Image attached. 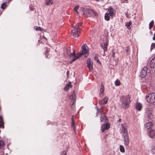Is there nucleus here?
<instances>
[{
  "label": "nucleus",
  "mask_w": 155,
  "mask_h": 155,
  "mask_svg": "<svg viewBox=\"0 0 155 155\" xmlns=\"http://www.w3.org/2000/svg\"><path fill=\"white\" fill-rule=\"evenodd\" d=\"M70 53H71L70 51L68 50L67 51V54L69 56V54H70Z\"/></svg>",
  "instance_id": "nucleus-43"
},
{
  "label": "nucleus",
  "mask_w": 155,
  "mask_h": 155,
  "mask_svg": "<svg viewBox=\"0 0 155 155\" xmlns=\"http://www.w3.org/2000/svg\"><path fill=\"white\" fill-rule=\"evenodd\" d=\"M100 112H103V111H102V110H100Z\"/></svg>",
  "instance_id": "nucleus-47"
},
{
  "label": "nucleus",
  "mask_w": 155,
  "mask_h": 155,
  "mask_svg": "<svg viewBox=\"0 0 155 155\" xmlns=\"http://www.w3.org/2000/svg\"><path fill=\"white\" fill-rule=\"evenodd\" d=\"M81 23H78L75 26L72 25V27L74 29H75L76 30H79L80 31L81 29L79 28V27L81 26Z\"/></svg>",
  "instance_id": "nucleus-17"
},
{
  "label": "nucleus",
  "mask_w": 155,
  "mask_h": 155,
  "mask_svg": "<svg viewBox=\"0 0 155 155\" xmlns=\"http://www.w3.org/2000/svg\"><path fill=\"white\" fill-rule=\"evenodd\" d=\"M120 84V81L119 80L117 79L115 81V85L116 86H118Z\"/></svg>",
  "instance_id": "nucleus-30"
},
{
  "label": "nucleus",
  "mask_w": 155,
  "mask_h": 155,
  "mask_svg": "<svg viewBox=\"0 0 155 155\" xmlns=\"http://www.w3.org/2000/svg\"><path fill=\"white\" fill-rule=\"evenodd\" d=\"M80 33V31L79 30H76L75 29L72 30L71 33V35L75 37H79Z\"/></svg>",
  "instance_id": "nucleus-7"
},
{
  "label": "nucleus",
  "mask_w": 155,
  "mask_h": 155,
  "mask_svg": "<svg viewBox=\"0 0 155 155\" xmlns=\"http://www.w3.org/2000/svg\"><path fill=\"white\" fill-rule=\"evenodd\" d=\"M152 151L153 153H155V146H154L153 148L152 149Z\"/></svg>",
  "instance_id": "nucleus-40"
},
{
  "label": "nucleus",
  "mask_w": 155,
  "mask_h": 155,
  "mask_svg": "<svg viewBox=\"0 0 155 155\" xmlns=\"http://www.w3.org/2000/svg\"><path fill=\"white\" fill-rule=\"evenodd\" d=\"M84 14L87 17H90L96 15L97 13L92 10L87 9Z\"/></svg>",
  "instance_id": "nucleus-4"
},
{
  "label": "nucleus",
  "mask_w": 155,
  "mask_h": 155,
  "mask_svg": "<svg viewBox=\"0 0 155 155\" xmlns=\"http://www.w3.org/2000/svg\"><path fill=\"white\" fill-rule=\"evenodd\" d=\"M148 136L151 138L155 140V129H151L149 132Z\"/></svg>",
  "instance_id": "nucleus-8"
},
{
  "label": "nucleus",
  "mask_w": 155,
  "mask_h": 155,
  "mask_svg": "<svg viewBox=\"0 0 155 155\" xmlns=\"http://www.w3.org/2000/svg\"><path fill=\"white\" fill-rule=\"evenodd\" d=\"M109 14L108 13H106L105 14L104 18L105 20L108 21L110 19V17L109 16Z\"/></svg>",
  "instance_id": "nucleus-27"
},
{
  "label": "nucleus",
  "mask_w": 155,
  "mask_h": 155,
  "mask_svg": "<svg viewBox=\"0 0 155 155\" xmlns=\"http://www.w3.org/2000/svg\"><path fill=\"white\" fill-rule=\"evenodd\" d=\"M122 132L123 133V137L128 136V135L127 133V130L123 125H121Z\"/></svg>",
  "instance_id": "nucleus-14"
},
{
  "label": "nucleus",
  "mask_w": 155,
  "mask_h": 155,
  "mask_svg": "<svg viewBox=\"0 0 155 155\" xmlns=\"http://www.w3.org/2000/svg\"><path fill=\"white\" fill-rule=\"evenodd\" d=\"M130 97L129 95L122 96V107L125 108L128 107L130 101Z\"/></svg>",
  "instance_id": "nucleus-1"
},
{
  "label": "nucleus",
  "mask_w": 155,
  "mask_h": 155,
  "mask_svg": "<svg viewBox=\"0 0 155 155\" xmlns=\"http://www.w3.org/2000/svg\"><path fill=\"white\" fill-rule=\"evenodd\" d=\"M104 86L103 84H101V88L100 89V96H101V93L103 94L104 91Z\"/></svg>",
  "instance_id": "nucleus-23"
},
{
  "label": "nucleus",
  "mask_w": 155,
  "mask_h": 155,
  "mask_svg": "<svg viewBox=\"0 0 155 155\" xmlns=\"http://www.w3.org/2000/svg\"><path fill=\"white\" fill-rule=\"evenodd\" d=\"M131 23L130 22H127L125 25L126 26L128 27L131 25Z\"/></svg>",
  "instance_id": "nucleus-39"
},
{
  "label": "nucleus",
  "mask_w": 155,
  "mask_h": 155,
  "mask_svg": "<svg viewBox=\"0 0 155 155\" xmlns=\"http://www.w3.org/2000/svg\"><path fill=\"white\" fill-rule=\"evenodd\" d=\"M146 113L152 112V109L151 108H148L146 110Z\"/></svg>",
  "instance_id": "nucleus-37"
},
{
  "label": "nucleus",
  "mask_w": 155,
  "mask_h": 155,
  "mask_svg": "<svg viewBox=\"0 0 155 155\" xmlns=\"http://www.w3.org/2000/svg\"><path fill=\"white\" fill-rule=\"evenodd\" d=\"M81 52L80 54L77 53V54H78L79 57L82 55H84L85 56L87 57L88 55V50L87 45L84 44L82 45L81 47Z\"/></svg>",
  "instance_id": "nucleus-2"
},
{
  "label": "nucleus",
  "mask_w": 155,
  "mask_h": 155,
  "mask_svg": "<svg viewBox=\"0 0 155 155\" xmlns=\"http://www.w3.org/2000/svg\"><path fill=\"white\" fill-rule=\"evenodd\" d=\"M72 85H71V82H69L68 84L66 85L64 88V89L65 91H68L70 88H71L72 87Z\"/></svg>",
  "instance_id": "nucleus-15"
},
{
  "label": "nucleus",
  "mask_w": 155,
  "mask_h": 155,
  "mask_svg": "<svg viewBox=\"0 0 155 155\" xmlns=\"http://www.w3.org/2000/svg\"><path fill=\"white\" fill-rule=\"evenodd\" d=\"M110 128V124L108 123L103 124L101 127V130L104 132L105 130H108Z\"/></svg>",
  "instance_id": "nucleus-9"
},
{
  "label": "nucleus",
  "mask_w": 155,
  "mask_h": 155,
  "mask_svg": "<svg viewBox=\"0 0 155 155\" xmlns=\"http://www.w3.org/2000/svg\"><path fill=\"white\" fill-rule=\"evenodd\" d=\"M154 24V22L153 21H151V22L149 24V28L150 29L152 28V26Z\"/></svg>",
  "instance_id": "nucleus-33"
},
{
  "label": "nucleus",
  "mask_w": 155,
  "mask_h": 155,
  "mask_svg": "<svg viewBox=\"0 0 155 155\" xmlns=\"http://www.w3.org/2000/svg\"><path fill=\"white\" fill-rule=\"evenodd\" d=\"M135 107L137 110L140 111L142 108V105L140 103H137L135 104Z\"/></svg>",
  "instance_id": "nucleus-16"
},
{
  "label": "nucleus",
  "mask_w": 155,
  "mask_h": 155,
  "mask_svg": "<svg viewBox=\"0 0 155 155\" xmlns=\"http://www.w3.org/2000/svg\"><path fill=\"white\" fill-rule=\"evenodd\" d=\"M69 56L71 58H73V59L72 60H71L69 63L70 64L73 61H74L78 59L79 58V56H78V54H77L76 56L75 55V51H73V52L72 53H70L69 54Z\"/></svg>",
  "instance_id": "nucleus-5"
},
{
  "label": "nucleus",
  "mask_w": 155,
  "mask_h": 155,
  "mask_svg": "<svg viewBox=\"0 0 155 155\" xmlns=\"http://www.w3.org/2000/svg\"><path fill=\"white\" fill-rule=\"evenodd\" d=\"M108 11L110 16L112 17L113 16L116 12L115 10L111 7H110L108 8Z\"/></svg>",
  "instance_id": "nucleus-13"
},
{
  "label": "nucleus",
  "mask_w": 155,
  "mask_h": 155,
  "mask_svg": "<svg viewBox=\"0 0 155 155\" xmlns=\"http://www.w3.org/2000/svg\"><path fill=\"white\" fill-rule=\"evenodd\" d=\"M87 63L89 70L90 71L92 70L93 69V62L91 61V60L90 58H88L87 59Z\"/></svg>",
  "instance_id": "nucleus-11"
},
{
  "label": "nucleus",
  "mask_w": 155,
  "mask_h": 155,
  "mask_svg": "<svg viewBox=\"0 0 155 155\" xmlns=\"http://www.w3.org/2000/svg\"><path fill=\"white\" fill-rule=\"evenodd\" d=\"M6 5L5 3H3L1 6V8L2 9H4L6 7Z\"/></svg>",
  "instance_id": "nucleus-34"
},
{
  "label": "nucleus",
  "mask_w": 155,
  "mask_h": 155,
  "mask_svg": "<svg viewBox=\"0 0 155 155\" xmlns=\"http://www.w3.org/2000/svg\"><path fill=\"white\" fill-rule=\"evenodd\" d=\"M111 56L113 58H114L115 57V53L114 52V51H112V55Z\"/></svg>",
  "instance_id": "nucleus-41"
},
{
  "label": "nucleus",
  "mask_w": 155,
  "mask_h": 155,
  "mask_svg": "<svg viewBox=\"0 0 155 155\" xmlns=\"http://www.w3.org/2000/svg\"><path fill=\"white\" fill-rule=\"evenodd\" d=\"M5 145V143L3 141L0 140V149L3 147Z\"/></svg>",
  "instance_id": "nucleus-32"
},
{
  "label": "nucleus",
  "mask_w": 155,
  "mask_h": 155,
  "mask_svg": "<svg viewBox=\"0 0 155 155\" xmlns=\"http://www.w3.org/2000/svg\"><path fill=\"white\" fill-rule=\"evenodd\" d=\"M120 151L122 153H124L125 151L124 148L122 145H120Z\"/></svg>",
  "instance_id": "nucleus-28"
},
{
  "label": "nucleus",
  "mask_w": 155,
  "mask_h": 155,
  "mask_svg": "<svg viewBox=\"0 0 155 155\" xmlns=\"http://www.w3.org/2000/svg\"><path fill=\"white\" fill-rule=\"evenodd\" d=\"M153 48L155 49V43H153L151 44V49Z\"/></svg>",
  "instance_id": "nucleus-38"
},
{
  "label": "nucleus",
  "mask_w": 155,
  "mask_h": 155,
  "mask_svg": "<svg viewBox=\"0 0 155 155\" xmlns=\"http://www.w3.org/2000/svg\"><path fill=\"white\" fill-rule=\"evenodd\" d=\"M153 126V123L151 121H148L145 123L144 124V127L147 129L151 128Z\"/></svg>",
  "instance_id": "nucleus-10"
},
{
  "label": "nucleus",
  "mask_w": 155,
  "mask_h": 155,
  "mask_svg": "<svg viewBox=\"0 0 155 155\" xmlns=\"http://www.w3.org/2000/svg\"><path fill=\"white\" fill-rule=\"evenodd\" d=\"M150 66L151 68H155V57L151 60Z\"/></svg>",
  "instance_id": "nucleus-18"
},
{
  "label": "nucleus",
  "mask_w": 155,
  "mask_h": 155,
  "mask_svg": "<svg viewBox=\"0 0 155 155\" xmlns=\"http://www.w3.org/2000/svg\"><path fill=\"white\" fill-rule=\"evenodd\" d=\"M46 4L47 5H50L53 3V0H46Z\"/></svg>",
  "instance_id": "nucleus-24"
},
{
  "label": "nucleus",
  "mask_w": 155,
  "mask_h": 155,
  "mask_svg": "<svg viewBox=\"0 0 155 155\" xmlns=\"http://www.w3.org/2000/svg\"><path fill=\"white\" fill-rule=\"evenodd\" d=\"M78 8H79V6H75L74 8V10L75 12V13H77V14L78 13Z\"/></svg>",
  "instance_id": "nucleus-31"
},
{
  "label": "nucleus",
  "mask_w": 155,
  "mask_h": 155,
  "mask_svg": "<svg viewBox=\"0 0 155 155\" xmlns=\"http://www.w3.org/2000/svg\"><path fill=\"white\" fill-rule=\"evenodd\" d=\"M108 44V41L107 40H106L105 42L102 43L101 45V46L102 47L104 51H106L107 50V45Z\"/></svg>",
  "instance_id": "nucleus-12"
},
{
  "label": "nucleus",
  "mask_w": 155,
  "mask_h": 155,
  "mask_svg": "<svg viewBox=\"0 0 155 155\" xmlns=\"http://www.w3.org/2000/svg\"><path fill=\"white\" fill-rule=\"evenodd\" d=\"M34 29L36 31L40 30L42 31L41 28L40 27H34Z\"/></svg>",
  "instance_id": "nucleus-36"
},
{
  "label": "nucleus",
  "mask_w": 155,
  "mask_h": 155,
  "mask_svg": "<svg viewBox=\"0 0 155 155\" xmlns=\"http://www.w3.org/2000/svg\"><path fill=\"white\" fill-rule=\"evenodd\" d=\"M75 94L74 93H73L71 96L70 97V98L73 101L72 105V107H73V104H74V100L75 99Z\"/></svg>",
  "instance_id": "nucleus-21"
},
{
  "label": "nucleus",
  "mask_w": 155,
  "mask_h": 155,
  "mask_svg": "<svg viewBox=\"0 0 155 155\" xmlns=\"http://www.w3.org/2000/svg\"><path fill=\"white\" fill-rule=\"evenodd\" d=\"M12 0H7V1L6 2V3H7L8 2H9L11 1H12Z\"/></svg>",
  "instance_id": "nucleus-45"
},
{
  "label": "nucleus",
  "mask_w": 155,
  "mask_h": 155,
  "mask_svg": "<svg viewBox=\"0 0 155 155\" xmlns=\"http://www.w3.org/2000/svg\"><path fill=\"white\" fill-rule=\"evenodd\" d=\"M128 51H129V48H128L126 50V51L127 52H128Z\"/></svg>",
  "instance_id": "nucleus-46"
},
{
  "label": "nucleus",
  "mask_w": 155,
  "mask_h": 155,
  "mask_svg": "<svg viewBox=\"0 0 155 155\" xmlns=\"http://www.w3.org/2000/svg\"><path fill=\"white\" fill-rule=\"evenodd\" d=\"M66 153L64 151H63L62 152V153L61 154V155H66Z\"/></svg>",
  "instance_id": "nucleus-42"
},
{
  "label": "nucleus",
  "mask_w": 155,
  "mask_h": 155,
  "mask_svg": "<svg viewBox=\"0 0 155 155\" xmlns=\"http://www.w3.org/2000/svg\"><path fill=\"white\" fill-rule=\"evenodd\" d=\"M107 120V117L104 114L101 116L100 118L101 121L102 122H104Z\"/></svg>",
  "instance_id": "nucleus-22"
},
{
  "label": "nucleus",
  "mask_w": 155,
  "mask_h": 155,
  "mask_svg": "<svg viewBox=\"0 0 155 155\" xmlns=\"http://www.w3.org/2000/svg\"><path fill=\"white\" fill-rule=\"evenodd\" d=\"M3 127V122L2 117L0 116V128Z\"/></svg>",
  "instance_id": "nucleus-26"
},
{
  "label": "nucleus",
  "mask_w": 155,
  "mask_h": 155,
  "mask_svg": "<svg viewBox=\"0 0 155 155\" xmlns=\"http://www.w3.org/2000/svg\"><path fill=\"white\" fill-rule=\"evenodd\" d=\"M146 113L147 116L149 118H151L152 116V112H149L148 113Z\"/></svg>",
  "instance_id": "nucleus-29"
},
{
  "label": "nucleus",
  "mask_w": 155,
  "mask_h": 155,
  "mask_svg": "<svg viewBox=\"0 0 155 155\" xmlns=\"http://www.w3.org/2000/svg\"><path fill=\"white\" fill-rule=\"evenodd\" d=\"M108 100V98L107 97H105L101 101V103L102 104H106Z\"/></svg>",
  "instance_id": "nucleus-20"
},
{
  "label": "nucleus",
  "mask_w": 155,
  "mask_h": 155,
  "mask_svg": "<svg viewBox=\"0 0 155 155\" xmlns=\"http://www.w3.org/2000/svg\"><path fill=\"white\" fill-rule=\"evenodd\" d=\"M72 122L71 123V126L73 128V129L74 130V131H75L76 130V127L75 126V124L74 123V121L73 120H72Z\"/></svg>",
  "instance_id": "nucleus-35"
},
{
  "label": "nucleus",
  "mask_w": 155,
  "mask_h": 155,
  "mask_svg": "<svg viewBox=\"0 0 155 155\" xmlns=\"http://www.w3.org/2000/svg\"><path fill=\"white\" fill-rule=\"evenodd\" d=\"M120 119H119V121L120 122Z\"/></svg>",
  "instance_id": "nucleus-48"
},
{
  "label": "nucleus",
  "mask_w": 155,
  "mask_h": 155,
  "mask_svg": "<svg viewBox=\"0 0 155 155\" xmlns=\"http://www.w3.org/2000/svg\"><path fill=\"white\" fill-rule=\"evenodd\" d=\"M146 99L149 103L152 104L155 103V93H152L149 94L146 96Z\"/></svg>",
  "instance_id": "nucleus-3"
},
{
  "label": "nucleus",
  "mask_w": 155,
  "mask_h": 155,
  "mask_svg": "<svg viewBox=\"0 0 155 155\" xmlns=\"http://www.w3.org/2000/svg\"><path fill=\"white\" fill-rule=\"evenodd\" d=\"M98 56H98V54H96L95 55V56L94 57V60L96 61L97 62H98L99 64H101V62H100V61L98 59Z\"/></svg>",
  "instance_id": "nucleus-25"
},
{
  "label": "nucleus",
  "mask_w": 155,
  "mask_h": 155,
  "mask_svg": "<svg viewBox=\"0 0 155 155\" xmlns=\"http://www.w3.org/2000/svg\"><path fill=\"white\" fill-rule=\"evenodd\" d=\"M124 144L126 146L128 145L129 143V136L124 137Z\"/></svg>",
  "instance_id": "nucleus-19"
},
{
  "label": "nucleus",
  "mask_w": 155,
  "mask_h": 155,
  "mask_svg": "<svg viewBox=\"0 0 155 155\" xmlns=\"http://www.w3.org/2000/svg\"><path fill=\"white\" fill-rule=\"evenodd\" d=\"M153 40H155V33H154V36L153 37Z\"/></svg>",
  "instance_id": "nucleus-44"
},
{
  "label": "nucleus",
  "mask_w": 155,
  "mask_h": 155,
  "mask_svg": "<svg viewBox=\"0 0 155 155\" xmlns=\"http://www.w3.org/2000/svg\"><path fill=\"white\" fill-rule=\"evenodd\" d=\"M147 68L146 67H144L141 71L140 76L142 78H144L147 74Z\"/></svg>",
  "instance_id": "nucleus-6"
}]
</instances>
